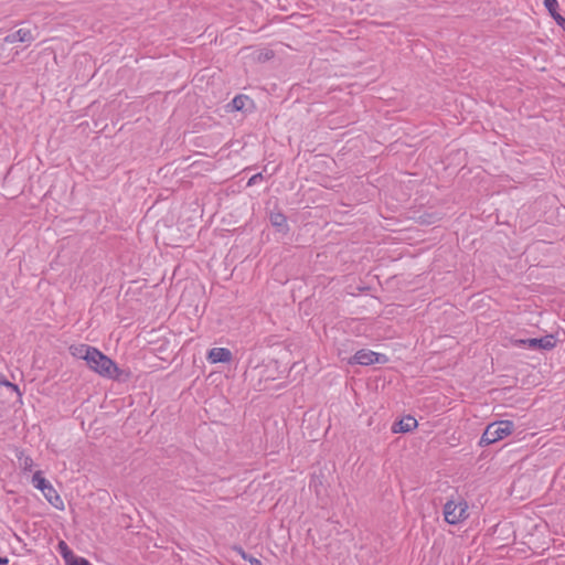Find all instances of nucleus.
Listing matches in <instances>:
<instances>
[{
	"label": "nucleus",
	"mask_w": 565,
	"mask_h": 565,
	"mask_svg": "<svg viewBox=\"0 0 565 565\" xmlns=\"http://www.w3.org/2000/svg\"><path fill=\"white\" fill-rule=\"evenodd\" d=\"M66 565H89V562L81 556H77L75 554L72 555V557L68 558V561H65Z\"/></svg>",
	"instance_id": "dca6fc26"
},
{
	"label": "nucleus",
	"mask_w": 565,
	"mask_h": 565,
	"mask_svg": "<svg viewBox=\"0 0 565 565\" xmlns=\"http://www.w3.org/2000/svg\"><path fill=\"white\" fill-rule=\"evenodd\" d=\"M211 363H228L232 360V352L226 348H213L207 353Z\"/></svg>",
	"instance_id": "0eeeda50"
},
{
	"label": "nucleus",
	"mask_w": 565,
	"mask_h": 565,
	"mask_svg": "<svg viewBox=\"0 0 565 565\" xmlns=\"http://www.w3.org/2000/svg\"><path fill=\"white\" fill-rule=\"evenodd\" d=\"M57 547H58V552L62 555V557L64 558V561H68V558L72 557V555L74 554L73 551L68 547V545L64 541H61L58 543Z\"/></svg>",
	"instance_id": "4468645a"
},
{
	"label": "nucleus",
	"mask_w": 565,
	"mask_h": 565,
	"mask_svg": "<svg viewBox=\"0 0 565 565\" xmlns=\"http://www.w3.org/2000/svg\"><path fill=\"white\" fill-rule=\"evenodd\" d=\"M555 347V339L553 335H545L543 338L526 339V348L532 350H551Z\"/></svg>",
	"instance_id": "423d86ee"
},
{
	"label": "nucleus",
	"mask_w": 565,
	"mask_h": 565,
	"mask_svg": "<svg viewBox=\"0 0 565 565\" xmlns=\"http://www.w3.org/2000/svg\"><path fill=\"white\" fill-rule=\"evenodd\" d=\"M263 180V174L262 173H256L254 174L247 182L248 185H254V184H257L259 181Z\"/></svg>",
	"instance_id": "6ab92c4d"
},
{
	"label": "nucleus",
	"mask_w": 565,
	"mask_h": 565,
	"mask_svg": "<svg viewBox=\"0 0 565 565\" xmlns=\"http://www.w3.org/2000/svg\"><path fill=\"white\" fill-rule=\"evenodd\" d=\"M553 19L557 22L562 15L557 12V10L554 12V14H551Z\"/></svg>",
	"instance_id": "412c9836"
},
{
	"label": "nucleus",
	"mask_w": 565,
	"mask_h": 565,
	"mask_svg": "<svg viewBox=\"0 0 565 565\" xmlns=\"http://www.w3.org/2000/svg\"><path fill=\"white\" fill-rule=\"evenodd\" d=\"M270 223L273 224V226L282 230L287 226V218L281 213H271Z\"/></svg>",
	"instance_id": "ddd939ff"
},
{
	"label": "nucleus",
	"mask_w": 565,
	"mask_h": 565,
	"mask_svg": "<svg viewBox=\"0 0 565 565\" xmlns=\"http://www.w3.org/2000/svg\"><path fill=\"white\" fill-rule=\"evenodd\" d=\"M242 556L244 559L248 561L252 565H260V561L253 556H247L244 552H242Z\"/></svg>",
	"instance_id": "aec40b11"
},
{
	"label": "nucleus",
	"mask_w": 565,
	"mask_h": 565,
	"mask_svg": "<svg viewBox=\"0 0 565 565\" xmlns=\"http://www.w3.org/2000/svg\"><path fill=\"white\" fill-rule=\"evenodd\" d=\"M557 24L563 26L565 29V18H559V20L557 21Z\"/></svg>",
	"instance_id": "b1692460"
},
{
	"label": "nucleus",
	"mask_w": 565,
	"mask_h": 565,
	"mask_svg": "<svg viewBox=\"0 0 565 565\" xmlns=\"http://www.w3.org/2000/svg\"><path fill=\"white\" fill-rule=\"evenodd\" d=\"M417 427V420L412 416L401 419L393 428L394 433H408Z\"/></svg>",
	"instance_id": "9d476101"
},
{
	"label": "nucleus",
	"mask_w": 565,
	"mask_h": 565,
	"mask_svg": "<svg viewBox=\"0 0 565 565\" xmlns=\"http://www.w3.org/2000/svg\"><path fill=\"white\" fill-rule=\"evenodd\" d=\"M86 364L92 371L106 379L118 380L121 375L117 364L96 348L87 359Z\"/></svg>",
	"instance_id": "f257e3e1"
},
{
	"label": "nucleus",
	"mask_w": 565,
	"mask_h": 565,
	"mask_svg": "<svg viewBox=\"0 0 565 565\" xmlns=\"http://www.w3.org/2000/svg\"><path fill=\"white\" fill-rule=\"evenodd\" d=\"M0 385H6V386L12 388L13 391H15L20 395L18 385L6 380L2 374H0Z\"/></svg>",
	"instance_id": "a211bd4d"
},
{
	"label": "nucleus",
	"mask_w": 565,
	"mask_h": 565,
	"mask_svg": "<svg viewBox=\"0 0 565 565\" xmlns=\"http://www.w3.org/2000/svg\"><path fill=\"white\" fill-rule=\"evenodd\" d=\"M443 512L448 524L457 525L468 519V503L461 498L448 500L444 505Z\"/></svg>",
	"instance_id": "7ed1b4c3"
},
{
	"label": "nucleus",
	"mask_w": 565,
	"mask_h": 565,
	"mask_svg": "<svg viewBox=\"0 0 565 565\" xmlns=\"http://www.w3.org/2000/svg\"><path fill=\"white\" fill-rule=\"evenodd\" d=\"M49 483H51L49 480H46L43 476H42V472L41 471H36L34 475H33V478H32V484L35 489L40 490V491H44L45 488H47Z\"/></svg>",
	"instance_id": "f8f14e48"
},
{
	"label": "nucleus",
	"mask_w": 565,
	"mask_h": 565,
	"mask_svg": "<svg viewBox=\"0 0 565 565\" xmlns=\"http://www.w3.org/2000/svg\"><path fill=\"white\" fill-rule=\"evenodd\" d=\"M516 344L520 345V347H526V339L518 340Z\"/></svg>",
	"instance_id": "4be33fe9"
},
{
	"label": "nucleus",
	"mask_w": 565,
	"mask_h": 565,
	"mask_svg": "<svg viewBox=\"0 0 565 565\" xmlns=\"http://www.w3.org/2000/svg\"><path fill=\"white\" fill-rule=\"evenodd\" d=\"M41 492L54 508L58 510L64 509L63 500L61 499V497L58 495V493L51 483H49L47 488H45V490Z\"/></svg>",
	"instance_id": "6e6552de"
},
{
	"label": "nucleus",
	"mask_w": 565,
	"mask_h": 565,
	"mask_svg": "<svg viewBox=\"0 0 565 565\" xmlns=\"http://www.w3.org/2000/svg\"><path fill=\"white\" fill-rule=\"evenodd\" d=\"M94 350L95 348L88 344H76L70 347L71 354L76 359L84 360L85 362L90 356Z\"/></svg>",
	"instance_id": "1a4fd4ad"
},
{
	"label": "nucleus",
	"mask_w": 565,
	"mask_h": 565,
	"mask_svg": "<svg viewBox=\"0 0 565 565\" xmlns=\"http://www.w3.org/2000/svg\"><path fill=\"white\" fill-rule=\"evenodd\" d=\"M544 6L551 14H554V12L558 9V1L557 0H544Z\"/></svg>",
	"instance_id": "f3484780"
},
{
	"label": "nucleus",
	"mask_w": 565,
	"mask_h": 565,
	"mask_svg": "<svg viewBox=\"0 0 565 565\" xmlns=\"http://www.w3.org/2000/svg\"><path fill=\"white\" fill-rule=\"evenodd\" d=\"M514 430V423L508 419L497 420L489 424L483 431L479 446L486 447L510 436Z\"/></svg>",
	"instance_id": "f03ea898"
},
{
	"label": "nucleus",
	"mask_w": 565,
	"mask_h": 565,
	"mask_svg": "<svg viewBox=\"0 0 565 565\" xmlns=\"http://www.w3.org/2000/svg\"><path fill=\"white\" fill-rule=\"evenodd\" d=\"M233 110H245L253 106V100L246 95H237L230 104Z\"/></svg>",
	"instance_id": "9b49d317"
},
{
	"label": "nucleus",
	"mask_w": 565,
	"mask_h": 565,
	"mask_svg": "<svg viewBox=\"0 0 565 565\" xmlns=\"http://www.w3.org/2000/svg\"><path fill=\"white\" fill-rule=\"evenodd\" d=\"M89 565H92V564L89 563Z\"/></svg>",
	"instance_id": "393cba45"
},
{
	"label": "nucleus",
	"mask_w": 565,
	"mask_h": 565,
	"mask_svg": "<svg viewBox=\"0 0 565 565\" xmlns=\"http://www.w3.org/2000/svg\"><path fill=\"white\" fill-rule=\"evenodd\" d=\"M8 563H9V559L7 557L0 556V565H8Z\"/></svg>",
	"instance_id": "5701e85b"
},
{
	"label": "nucleus",
	"mask_w": 565,
	"mask_h": 565,
	"mask_svg": "<svg viewBox=\"0 0 565 565\" xmlns=\"http://www.w3.org/2000/svg\"><path fill=\"white\" fill-rule=\"evenodd\" d=\"M34 39H35V36L31 29L21 28L18 31L8 34L4 38V42L6 43H15V42L31 43L32 41H34Z\"/></svg>",
	"instance_id": "39448f33"
},
{
	"label": "nucleus",
	"mask_w": 565,
	"mask_h": 565,
	"mask_svg": "<svg viewBox=\"0 0 565 565\" xmlns=\"http://www.w3.org/2000/svg\"><path fill=\"white\" fill-rule=\"evenodd\" d=\"M20 467L23 471H31L33 468V460L29 456H20L19 457Z\"/></svg>",
	"instance_id": "2eb2a0df"
},
{
	"label": "nucleus",
	"mask_w": 565,
	"mask_h": 565,
	"mask_svg": "<svg viewBox=\"0 0 565 565\" xmlns=\"http://www.w3.org/2000/svg\"><path fill=\"white\" fill-rule=\"evenodd\" d=\"M387 361L388 358L383 353H377L372 350L362 349L356 351L354 355H352L348 360V363L367 366L372 364H385Z\"/></svg>",
	"instance_id": "20e7f679"
}]
</instances>
